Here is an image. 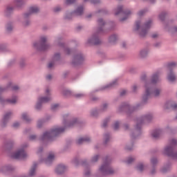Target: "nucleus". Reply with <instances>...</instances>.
<instances>
[{"instance_id": "obj_1", "label": "nucleus", "mask_w": 177, "mask_h": 177, "mask_svg": "<svg viewBox=\"0 0 177 177\" xmlns=\"http://www.w3.org/2000/svg\"><path fill=\"white\" fill-rule=\"evenodd\" d=\"M160 81V73H156L153 75L151 78V84H147L145 85V93L143 95V100L146 102L149 97H151V96H158L160 93V91L158 88H152L151 85L154 84H157Z\"/></svg>"}, {"instance_id": "obj_2", "label": "nucleus", "mask_w": 177, "mask_h": 177, "mask_svg": "<svg viewBox=\"0 0 177 177\" xmlns=\"http://www.w3.org/2000/svg\"><path fill=\"white\" fill-rule=\"evenodd\" d=\"M62 132H64V128L55 127L50 131L45 132L41 137V140H50L55 136L62 133Z\"/></svg>"}, {"instance_id": "obj_3", "label": "nucleus", "mask_w": 177, "mask_h": 177, "mask_svg": "<svg viewBox=\"0 0 177 177\" xmlns=\"http://www.w3.org/2000/svg\"><path fill=\"white\" fill-rule=\"evenodd\" d=\"M151 26V21L149 20L148 22H147L144 26H140V21H136V27L135 30L136 31H140V35L141 37H145L146 34H147L149 31V28Z\"/></svg>"}, {"instance_id": "obj_4", "label": "nucleus", "mask_w": 177, "mask_h": 177, "mask_svg": "<svg viewBox=\"0 0 177 177\" xmlns=\"http://www.w3.org/2000/svg\"><path fill=\"white\" fill-rule=\"evenodd\" d=\"M50 90L49 88H47L46 90V97H39L37 105H36V109H41V106L42 103H48L49 100H50Z\"/></svg>"}, {"instance_id": "obj_5", "label": "nucleus", "mask_w": 177, "mask_h": 177, "mask_svg": "<svg viewBox=\"0 0 177 177\" xmlns=\"http://www.w3.org/2000/svg\"><path fill=\"white\" fill-rule=\"evenodd\" d=\"M34 46L36 49H39V50H46V49H48L49 46L46 44V37H41L40 41L34 43Z\"/></svg>"}, {"instance_id": "obj_6", "label": "nucleus", "mask_w": 177, "mask_h": 177, "mask_svg": "<svg viewBox=\"0 0 177 177\" xmlns=\"http://www.w3.org/2000/svg\"><path fill=\"white\" fill-rule=\"evenodd\" d=\"M164 154L168 156V157H171L174 160H177V151H175L172 145L165 148Z\"/></svg>"}, {"instance_id": "obj_7", "label": "nucleus", "mask_w": 177, "mask_h": 177, "mask_svg": "<svg viewBox=\"0 0 177 177\" xmlns=\"http://www.w3.org/2000/svg\"><path fill=\"white\" fill-rule=\"evenodd\" d=\"M100 170L104 175H111V174H114V170H113L109 163L102 165L100 168Z\"/></svg>"}, {"instance_id": "obj_8", "label": "nucleus", "mask_w": 177, "mask_h": 177, "mask_svg": "<svg viewBox=\"0 0 177 177\" xmlns=\"http://www.w3.org/2000/svg\"><path fill=\"white\" fill-rule=\"evenodd\" d=\"M26 157H27V153L24 149L17 151L12 155V158H15V160H24Z\"/></svg>"}, {"instance_id": "obj_9", "label": "nucleus", "mask_w": 177, "mask_h": 177, "mask_svg": "<svg viewBox=\"0 0 177 177\" xmlns=\"http://www.w3.org/2000/svg\"><path fill=\"white\" fill-rule=\"evenodd\" d=\"M88 44H91V45H99L100 44V39H99L97 36L94 35L88 39Z\"/></svg>"}, {"instance_id": "obj_10", "label": "nucleus", "mask_w": 177, "mask_h": 177, "mask_svg": "<svg viewBox=\"0 0 177 177\" xmlns=\"http://www.w3.org/2000/svg\"><path fill=\"white\" fill-rule=\"evenodd\" d=\"M67 169V167L64 165H59L57 167L55 171L57 174H63Z\"/></svg>"}, {"instance_id": "obj_11", "label": "nucleus", "mask_w": 177, "mask_h": 177, "mask_svg": "<svg viewBox=\"0 0 177 177\" xmlns=\"http://www.w3.org/2000/svg\"><path fill=\"white\" fill-rule=\"evenodd\" d=\"M55 160V154L53 153H49L47 159L44 160V162L47 165H49V164H51L52 162Z\"/></svg>"}, {"instance_id": "obj_12", "label": "nucleus", "mask_w": 177, "mask_h": 177, "mask_svg": "<svg viewBox=\"0 0 177 177\" xmlns=\"http://www.w3.org/2000/svg\"><path fill=\"white\" fill-rule=\"evenodd\" d=\"M176 108L177 104L172 103V102H169L165 105V109H171L172 110H175Z\"/></svg>"}, {"instance_id": "obj_13", "label": "nucleus", "mask_w": 177, "mask_h": 177, "mask_svg": "<svg viewBox=\"0 0 177 177\" xmlns=\"http://www.w3.org/2000/svg\"><path fill=\"white\" fill-rule=\"evenodd\" d=\"M75 62H73V64H80L84 60V57L82 55H79L74 58Z\"/></svg>"}, {"instance_id": "obj_14", "label": "nucleus", "mask_w": 177, "mask_h": 177, "mask_svg": "<svg viewBox=\"0 0 177 177\" xmlns=\"http://www.w3.org/2000/svg\"><path fill=\"white\" fill-rule=\"evenodd\" d=\"M10 115H12V113L9 112L7 113L3 119V123H2V127H5V124H6V122H8V120H9V118H10Z\"/></svg>"}, {"instance_id": "obj_15", "label": "nucleus", "mask_w": 177, "mask_h": 177, "mask_svg": "<svg viewBox=\"0 0 177 177\" xmlns=\"http://www.w3.org/2000/svg\"><path fill=\"white\" fill-rule=\"evenodd\" d=\"M89 140H91V138H89V137L79 138L77 140V144L82 145V143H85V142H89Z\"/></svg>"}, {"instance_id": "obj_16", "label": "nucleus", "mask_w": 177, "mask_h": 177, "mask_svg": "<svg viewBox=\"0 0 177 177\" xmlns=\"http://www.w3.org/2000/svg\"><path fill=\"white\" fill-rule=\"evenodd\" d=\"M167 79L169 81H170V82H174V81L176 80V77L174 73H172V71H170V73L168 74Z\"/></svg>"}, {"instance_id": "obj_17", "label": "nucleus", "mask_w": 177, "mask_h": 177, "mask_svg": "<svg viewBox=\"0 0 177 177\" xmlns=\"http://www.w3.org/2000/svg\"><path fill=\"white\" fill-rule=\"evenodd\" d=\"M39 12V8L37 6H32L29 9V13L31 15V13H38Z\"/></svg>"}, {"instance_id": "obj_18", "label": "nucleus", "mask_w": 177, "mask_h": 177, "mask_svg": "<svg viewBox=\"0 0 177 177\" xmlns=\"http://www.w3.org/2000/svg\"><path fill=\"white\" fill-rule=\"evenodd\" d=\"M76 122H77V120H75L74 122H68L65 120L64 121V124L65 125L66 128H71V127H73Z\"/></svg>"}, {"instance_id": "obj_19", "label": "nucleus", "mask_w": 177, "mask_h": 177, "mask_svg": "<svg viewBox=\"0 0 177 177\" xmlns=\"http://www.w3.org/2000/svg\"><path fill=\"white\" fill-rule=\"evenodd\" d=\"M161 133V130H156L152 133V136L155 139H157V138L160 137V135Z\"/></svg>"}, {"instance_id": "obj_20", "label": "nucleus", "mask_w": 177, "mask_h": 177, "mask_svg": "<svg viewBox=\"0 0 177 177\" xmlns=\"http://www.w3.org/2000/svg\"><path fill=\"white\" fill-rule=\"evenodd\" d=\"M83 12H84V7L83 6H80L76 10L75 13H76V15L80 16V15H82Z\"/></svg>"}, {"instance_id": "obj_21", "label": "nucleus", "mask_w": 177, "mask_h": 177, "mask_svg": "<svg viewBox=\"0 0 177 177\" xmlns=\"http://www.w3.org/2000/svg\"><path fill=\"white\" fill-rule=\"evenodd\" d=\"M22 118L26 122H30V121H31V119H30V117L28 116V115H27V113H23Z\"/></svg>"}, {"instance_id": "obj_22", "label": "nucleus", "mask_w": 177, "mask_h": 177, "mask_svg": "<svg viewBox=\"0 0 177 177\" xmlns=\"http://www.w3.org/2000/svg\"><path fill=\"white\" fill-rule=\"evenodd\" d=\"M124 16H125L124 18H122L121 19V21H125V20H127L128 19V17H129V16H131V11H127L124 12Z\"/></svg>"}, {"instance_id": "obj_23", "label": "nucleus", "mask_w": 177, "mask_h": 177, "mask_svg": "<svg viewBox=\"0 0 177 177\" xmlns=\"http://www.w3.org/2000/svg\"><path fill=\"white\" fill-rule=\"evenodd\" d=\"M122 12V6H119L117 9L115 10V16H118V15H120Z\"/></svg>"}, {"instance_id": "obj_24", "label": "nucleus", "mask_w": 177, "mask_h": 177, "mask_svg": "<svg viewBox=\"0 0 177 177\" xmlns=\"http://www.w3.org/2000/svg\"><path fill=\"white\" fill-rule=\"evenodd\" d=\"M37 167V165L35 164L33 165V167H32V169H30V172H29V174L30 176H33V175L35 174V168Z\"/></svg>"}, {"instance_id": "obj_25", "label": "nucleus", "mask_w": 177, "mask_h": 177, "mask_svg": "<svg viewBox=\"0 0 177 177\" xmlns=\"http://www.w3.org/2000/svg\"><path fill=\"white\" fill-rule=\"evenodd\" d=\"M117 41V35H113L109 37L110 42H115Z\"/></svg>"}, {"instance_id": "obj_26", "label": "nucleus", "mask_w": 177, "mask_h": 177, "mask_svg": "<svg viewBox=\"0 0 177 177\" xmlns=\"http://www.w3.org/2000/svg\"><path fill=\"white\" fill-rule=\"evenodd\" d=\"M176 66V63L170 62L168 64V68L169 70H172V68H174V67H175Z\"/></svg>"}, {"instance_id": "obj_27", "label": "nucleus", "mask_w": 177, "mask_h": 177, "mask_svg": "<svg viewBox=\"0 0 177 177\" xmlns=\"http://www.w3.org/2000/svg\"><path fill=\"white\" fill-rule=\"evenodd\" d=\"M8 103H10V104H15L17 102V98L15 97L12 100H7Z\"/></svg>"}, {"instance_id": "obj_28", "label": "nucleus", "mask_w": 177, "mask_h": 177, "mask_svg": "<svg viewBox=\"0 0 177 177\" xmlns=\"http://www.w3.org/2000/svg\"><path fill=\"white\" fill-rule=\"evenodd\" d=\"M140 55L141 57H145V56H147V50H142L140 51Z\"/></svg>"}, {"instance_id": "obj_29", "label": "nucleus", "mask_w": 177, "mask_h": 177, "mask_svg": "<svg viewBox=\"0 0 177 177\" xmlns=\"http://www.w3.org/2000/svg\"><path fill=\"white\" fill-rule=\"evenodd\" d=\"M119 127H120V122H115V124H113V129H115V131H117Z\"/></svg>"}, {"instance_id": "obj_30", "label": "nucleus", "mask_w": 177, "mask_h": 177, "mask_svg": "<svg viewBox=\"0 0 177 177\" xmlns=\"http://www.w3.org/2000/svg\"><path fill=\"white\" fill-rule=\"evenodd\" d=\"M137 169L138 171H143V169H145V166H143L142 164H139L137 167Z\"/></svg>"}, {"instance_id": "obj_31", "label": "nucleus", "mask_w": 177, "mask_h": 177, "mask_svg": "<svg viewBox=\"0 0 177 177\" xmlns=\"http://www.w3.org/2000/svg\"><path fill=\"white\" fill-rule=\"evenodd\" d=\"M10 169L8 167H3L0 169V172H5V171H9Z\"/></svg>"}, {"instance_id": "obj_32", "label": "nucleus", "mask_w": 177, "mask_h": 177, "mask_svg": "<svg viewBox=\"0 0 177 177\" xmlns=\"http://www.w3.org/2000/svg\"><path fill=\"white\" fill-rule=\"evenodd\" d=\"M76 0H66V5H71V3H74V2Z\"/></svg>"}, {"instance_id": "obj_33", "label": "nucleus", "mask_w": 177, "mask_h": 177, "mask_svg": "<svg viewBox=\"0 0 177 177\" xmlns=\"http://www.w3.org/2000/svg\"><path fill=\"white\" fill-rule=\"evenodd\" d=\"M97 160H99V156L97 155L92 158L91 161L92 162H96Z\"/></svg>"}, {"instance_id": "obj_34", "label": "nucleus", "mask_w": 177, "mask_h": 177, "mask_svg": "<svg viewBox=\"0 0 177 177\" xmlns=\"http://www.w3.org/2000/svg\"><path fill=\"white\" fill-rule=\"evenodd\" d=\"M161 171L163 174H165L167 171H169V167H164L161 169Z\"/></svg>"}, {"instance_id": "obj_35", "label": "nucleus", "mask_w": 177, "mask_h": 177, "mask_svg": "<svg viewBox=\"0 0 177 177\" xmlns=\"http://www.w3.org/2000/svg\"><path fill=\"white\" fill-rule=\"evenodd\" d=\"M98 24L99 26H104L105 23L103 21V19H98Z\"/></svg>"}, {"instance_id": "obj_36", "label": "nucleus", "mask_w": 177, "mask_h": 177, "mask_svg": "<svg viewBox=\"0 0 177 177\" xmlns=\"http://www.w3.org/2000/svg\"><path fill=\"white\" fill-rule=\"evenodd\" d=\"M151 162L153 165H156V164H157V159L156 158H152L151 160Z\"/></svg>"}, {"instance_id": "obj_37", "label": "nucleus", "mask_w": 177, "mask_h": 177, "mask_svg": "<svg viewBox=\"0 0 177 177\" xmlns=\"http://www.w3.org/2000/svg\"><path fill=\"white\" fill-rule=\"evenodd\" d=\"M151 118H152L151 115H147L144 117V120H151Z\"/></svg>"}, {"instance_id": "obj_38", "label": "nucleus", "mask_w": 177, "mask_h": 177, "mask_svg": "<svg viewBox=\"0 0 177 177\" xmlns=\"http://www.w3.org/2000/svg\"><path fill=\"white\" fill-rule=\"evenodd\" d=\"M165 17V13H162L160 16H159V19H160V20H164Z\"/></svg>"}, {"instance_id": "obj_39", "label": "nucleus", "mask_w": 177, "mask_h": 177, "mask_svg": "<svg viewBox=\"0 0 177 177\" xmlns=\"http://www.w3.org/2000/svg\"><path fill=\"white\" fill-rule=\"evenodd\" d=\"M53 66H55V62H50V63H48V68H52V67H53Z\"/></svg>"}, {"instance_id": "obj_40", "label": "nucleus", "mask_w": 177, "mask_h": 177, "mask_svg": "<svg viewBox=\"0 0 177 177\" xmlns=\"http://www.w3.org/2000/svg\"><path fill=\"white\" fill-rule=\"evenodd\" d=\"M57 107H59V104H55L51 106V109H52V110H56V109H57Z\"/></svg>"}, {"instance_id": "obj_41", "label": "nucleus", "mask_w": 177, "mask_h": 177, "mask_svg": "<svg viewBox=\"0 0 177 177\" xmlns=\"http://www.w3.org/2000/svg\"><path fill=\"white\" fill-rule=\"evenodd\" d=\"M133 158H129V159L127 160V164H131V162H132L133 161Z\"/></svg>"}, {"instance_id": "obj_42", "label": "nucleus", "mask_w": 177, "mask_h": 177, "mask_svg": "<svg viewBox=\"0 0 177 177\" xmlns=\"http://www.w3.org/2000/svg\"><path fill=\"white\" fill-rule=\"evenodd\" d=\"M12 10H13V8L12 7H8L7 8V12L8 13H10V12H12Z\"/></svg>"}, {"instance_id": "obj_43", "label": "nucleus", "mask_w": 177, "mask_h": 177, "mask_svg": "<svg viewBox=\"0 0 177 177\" xmlns=\"http://www.w3.org/2000/svg\"><path fill=\"white\" fill-rule=\"evenodd\" d=\"M42 124H43V122L39 120L38 122H37V127L38 128H41V127H42Z\"/></svg>"}, {"instance_id": "obj_44", "label": "nucleus", "mask_w": 177, "mask_h": 177, "mask_svg": "<svg viewBox=\"0 0 177 177\" xmlns=\"http://www.w3.org/2000/svg\"><path fill=\"white\" fill-rule=\"evenodd\" d=\"M35 139H37V136H36L32 135V136H30V140H35Z\"/></svg>"}, {"instance_id": "obj_45", "label": "nucleus", "mask_w": 177, "mask_h": 177, "mask_svg": "<svg viewBox=\"0 0 177 177\" xmlns=\"http://www.w3.org/2000/svg\"><path fill=\"white\" fill-rule=\"evenodd\" d=\"M60 57V54H55L54 56L55 60H57Z\"/></svg>"}, {"instance_id": "obj_46", "label": "nucleus", "mask_w": 177, "mask_h": 177, "mask_svg": "<svg viewBox=\"0 0 177 177\" xmlns=\"http://www.w3.org/2000/svg\"><path fill=\"white\" fill-rule=\"evenodd\" d=\"M177 145V140L175 139H173L171 140V145Z\"/></svg>"}, {"instance_id": "obj_47", "label": "nucleus", "mask_w": 177, "mask_h": 177, "mask_svg": "<svg viewBox=\"0 0 177 177\" xmlns=\"http://www.w3.org/2000/svg\"><path fill=\"white\" fill-rule=\"evenodd\" d=\"M84 94H76L75 97H84Z\"/></svg>"}, {"instance_id": "obj_48", "label": "nucleus", "mask_w": 177, "mask_h": 177, "mask_svg": "<svg viewBox=\"0 0 177 177\" xmlns=\"http://www.w3.org/2000/svg\"><path fill=\"white\" fill-rule=\"evenodd\" d=\"M145 14V10H141L138 12V16H143Z\"/></svg>"}, {"instance_id": "obj_49", "label": "nucleus", "mask_w": 177, "mask_h": 177, "mask_svg": "<svg viewBox=\"0 0 177 177\" xmlns=\"http://www.w3.org/2000/svg\"><path fill=\"white\" fill-rule=\"evenodd\" d=\"M7 31H12V26L11 25H8L7 26Z\"/></svg>"}, {"instance_id": "obj_50", "label": "nucleus", "mask_w": 177, "mask_h": 177, "mask_svg": "<svg viewBox=\"0 0 177 177\" xmlns=\"http://www.w3.org/2000/svg\"><path fill=\"white\" fill-rule=\"evenodd\" d=\"M142 121H140V123H138V124H137V129H140V127H141V125H142Z\"/></svg>"}, {"instance_id": "obj_51", "label": "nucleus", "mask_w": 177, "mask_h": 177, "mask_svg": "<svg viewBox=\"0 0 177 177\" xmlns=\"http://www.w3.org/2000/svg\"><path fill=\"white\" fill-rule=\"evenodd\" d=\"M127 93V90H123L121 93L120 95L121 96H124Z\"/></svg>"}, {"instance_id": "obj_52", "label": "nucleus", "mask_w": 177, "mask_h": 177, "mask_svg": "<svg viewBox=\"0 0 177 177\" xmlns=\"http://www.w3.org/2000/svg\"><path fill=\"white\" fill-rule=\"evenodd\" d=\"M13 127H14V128H17V127H19V122L14 123Z\"/></svg>"}, {"instance_id": "obj_53", "label": "nucleus", "mask_w": 177, "mask_h": 177, "mask_svg": "<svg viewBox=\"0 0 177 177\" xmlns=\"http://www.w3.org/2000/svg\"><path fill=\"white\" fill-rule=\"evenodd\" d=\"M102 127L104 128L106 127H107V121H104Z\"/></svg>"}, {"instance_id": "obj_54", "label": "nucleus", "mask_w": 177, "mask_h": 177, "mask_svg": "<svg viewBox=\"0 0 177 177\" xmlns=\"http://www.w3.org/2000/svg\"><path fill=\"white\" fill-rule=\"evenodd\" d=\"M60 10V7H57L54 9V12H59Z\"/></svg>"}, {"instance_id": "obj_55", "label": "nucleus", "mask_w": 177, "mask_h": 177, "mask_svg": "<svg viewBox=\"0 0 177 177\" xmlns=\"http://www.w3.org/2000/svg\"><path fill=\"white\" fill-rule=\"evenodd\" d=\"M12 89H13L14 91H17V89H19V86H14L12 87Z\"/></svg>"}, {"instance_id": "obj_56", "label": "nucleus", "mask_w": 177, "mask_h": 177, "mask_svg": "<svg viewBox=\"0 0 177 177\" xmlns=\"http://www.w3.org/2000/svg\"><path fill=\"white\" fill-rule=\"evenodd\" d=\"M46 79H47V80H52V75H48L46 76Z\"/></svg>"}, {"instance_id": "obj_57", "label": "nucleus", "mask_w": 177, "mask_h": 177, "mask_svg": "<svg viewBox=\"0 0 177 177\" xmlns=\"http://www.w3.org/2000/svg\"><path fill=\"white\" fill-rule=\"evenodd\" d=\"M157 37H158V35H157V33L152 35V38H157Z\"/></svg>"}, {"instance_id": "obj_58", "label": "nucleus", "mask_w": 177, "mask_h": 177, "mask_svg": "<svg viewBox=\"0 0 177 177\" xmlns=\"http://www.w3.org/2000/svg\"><path fill=\"white\" fill-rule=\"evenodd\" d=\"M137 88H138V87H137L136 86H133V91H136Z\"/></svg>"}, {"instance_id": "obj_59", "label": "nucleus", "mask_w": 177, "mask_h": 177, "mask_svg": "<svg viewBox=\"0 0 177 177\" xmlns=\"http://www.w3.org/2000/svg\"><path fill=\"white\" fill-rule=\"evenodd\" d=\"M66 53H67L68 55L70 54V49L67 48V49L66 50Z\"/></svg>"}, {"instance_id": "obj_60", "label": "nucleus", "mask_w": 177, "mask_h": 177, "mask_svg": "<svg viewBox=\"0 0 177 177\" xmlns=\"http://www.w3.org/2000/svg\"><path fill=\"white\" fill-rule=\"evenodd\" d=\"M0 92H3V88L0 87Z\"/></svg>"}, {"instance_id": "obj_61", "label": "nucleus", "mask_w": 177, "mask_h": 177, "mask_svg": "<svg viewBox=\"0 0 177 177\" xmlns=\"http://www.w3.org/2000/svg\"><path fill=\"white\" fill-rule=\"evenodd\" d=\"M70 94V91H66V93H64V95H68Z\"/></svg>"}, {"instance_id": "obj_62", "label": "nucleus", "mask_w": 177, "mask_h": 177, "mask_svg": "<svg viewBox=\"0 0 177 177\" xmlns=\"http://www.w3.org/2000/svg\"><path fill=\"white\" fill-rule=\"evenodd\" d=\"M86 176H88L89 175V171L85 173Z\"/></svg>"}, {"instance_id": "obj_63", "label": "nucleus", "mask_w": 177, "mask_h": 177, "mask_svg": "<svg viewBox=\"0 0 177 177\" xmlns=\"http://www.w3.org/2000/svg\"><path fill=\"white\" fill-rule=\"evenodd\" d=\"M41 151H42V149L40 148L38 151V153H41Z\"/></svg>"}, {"instance_id": "obj_64", "label": "nucleus", "mask_w": 177, "mask_h": 177, "mask_svg": "<svg viewBox=\"0 0 177 177\" xmlns=\"http://www.w3.org/2000/svg\"><path fill=\"white\" fill-rule=\"evenodd\" d=\"M122 47H123V48H125V43H123V44H122Z\"/></svg>"}]
</instances>
